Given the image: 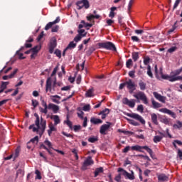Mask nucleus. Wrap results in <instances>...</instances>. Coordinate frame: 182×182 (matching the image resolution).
Listing matches in <instances>:
<instances>
[{
    "label": "nucleus",
    "instance_id": "f257e3e1",
    "mask_svg": "<svg viewBox=\"0 0 182 182\" xmlns=\"http://www.w3.org/2000/svg\"><path fill=\"white\" fill-rule=\"evenodd\" d=\"M34 116L36 119L35 124L30 125L28 129L30 130L33 129L34 133H37L40 137H42L43 133H45V130H46V120L42 117H41L40 120L39 115L37 113H35Z\"/></svg>",
    "mask_w": 182,
    "mask_h": 182
},
{
    "label": "nucleus",
    "instance_id": "f03ea898",
    "mask_svg": "<svg viewBox=\"0 0 182 182\" xmlns=\"http://www.w3.org/2000/svg\"><path fill=\"white\" fill-rule=\"evenodd\" d=\"M97 46H99V49H106L107 50H112L113 52H116L117 48L116 46L110 41H107L105 43H98Z\"/></svg>",
    "mask_w": 182,
    "mask_h": 182
},
{
    "label": "nucleus",
    "instance_id": "7ed1b4c3",
    "mask_svg": "<svg viewBox=\"0 0 182 182\" xmlns=\"http://www.w3.org/2000/svg\"><path fill=\"white\" fill-rule=\"evenodd\" d=\"M146 150L149 154H150L151 157L153 159V150L150 149L147 146H141L139 145H135L132 146V150H134L135 151H141V153H143V151L141 149Z\"/></svg>",
    "mask_w": 182,
    "mask_h": 182
},
{
    "label": "nucleus",
    "instance_id": "20e7f679",
    "mask_svg": "<svg viewBox=\"0 0 182 182\" xmlns=\"http://www.w3.org/2000/svg\"><path fill=\"white\" fill-rule=\"evenodd\" d=\"M118 173H122V176H124V177H125V178L128 180L133 181L136 178V177H134V172L133 171H131L130 173L124 170L123 168H119Z\"/></svg>",
    "mask_w": 182,
    "mask_h": 182
},
{
    "label": "nucleus",
    "instance_id": "39448f33",
    "mask_svg": "<svg viewBox=\"0 0 182 182\" xmlns=\"http://www.w3.org/2000/svg\"><path fill=\"white\" fill-rule=\"evenodd\" d=\"M76 6H77V9L80 11V9H89L90 8V4L89 3V0H80L76 2Z\"/></svg>",
    "mask_w": 182,
    "mask_h": 182
},
{
    "label": "nucleus",
    "instance_id": "423d86ee",
    "mask_svg": "<svg viewBox=\"0 0 182 182\" xmlns=\"http://www.w3.org/2000/svg\"><path fill=\"white\" fill-rule=\"evenodd\" d=\"M134 97L137 99V100H141L144 105H149V100H147V96L143 92H139L137 94L134 95Z\"/></svg>",
    "mask_w": 182,
    "mask_h": 182
},
{
    "label": "nucleus",
    "instance_id": "0eeeda50",
    "mask_svg": "<svg viewBox=\"0 0 182 182\" xmlns=\"http://www.w3.org/2000/svg\"><path fill=\"white\" fill-rule=\"evenodd\" d=\"M126 116H128V117H131L132 119H134L135 120H137V122H140L141 124H146V120L139 115V114L136 113H127Z\"/></svg>",
    "mask_w": 182,
    "mask_h": 182
},
{
    "label": "nucleus",
    "instance_id": "6e6552de",
    "mask_svg": "<svg viewBox=\"0 0 182 182\" xmlns=\"http://www.w3.org/2000/svg\"><path fill=\"white\" fill-rule=\"evenodd\" d=\"M58 46V41L56 40V38L53 37L50 40V43L48 44V51L49 53H53V51L55 50V48Z\"/></svg>",
    "mask_w": 182,
    "mask_h": 182
},
{
    "label": "nucleus",
    "instance_id": "1a4fd4ad",
    "mask_svg": "<svg viewBox=\"0 0 182 182\" xmlns=\"http://www.w3.org/2000/svg\"><path fill=\"white\" fill-rule=\"evenodd\" d=\"M126 84L129 92L132 95V93L136 90V83H134L132 79H129L127 81H126Z\"/></svg>",
    "mask_w": 182,
    "mask_h": 182
},
{
    "label": "nucleus",
    "instance_id": "9d476101",
    "mask_svg": "<svg viewBox=\"0 0 182 182\" xmlns=\"http://www.w3.org/2000/svg\"><path fill=\"white\" fill-rule=\"evenodd\" d=\"M93 164H95V161L92 159V156H88L84 161L82 168V170H86L89 166H92Z\"/></svg>",
    "mask_w": 182,
    "mask_h": 182
},
{
    "label": "nucleus",
    "instance_id": "9b49d317",
    "mask_svg": "<svg viewBox=\"0 0 182 182\" xmlns=\"http://www.w3.org/2000/svg\"><path fill=\"white\" fill-rule=\"evenodd\" d=\"M107 124H104L100 127V134L102 135H106V132H107V130H109L110 129V126H112V123L111 122H107Z\"/></svg>",
    "mask_w": 182,
    "mask_h": 182
},
{
    "label": "nucleus",
    "instance_id": "f8f14e48",
    "mask_svg": "<svg viewBox=\"0 0 182 182\" xmlns=\"http://www.w3.org/2000/svg\"><path fill=\"white\" fill-rule=\"evenodd\" d=\"M122 103L124 105H127V106H129V107H134L136 106V102L134 100H129L127 97H125L122 100Z\"/></svg>",
    "mask_w": 182,
    "mask_h": 182
},
{
    "label": "nucleus",
    "instance_id": "ddd939ff",
    "mask_svg": "<svg viewBox=\"0 0 182 182\" xmlns=\"http://www.w3.org/2000/svg\"><path fill=\"white\" fill-rule=\"evenodd\" d=\"M153 95L154 96L155 99H156V100H159V102H161V103H166V100L167 99L166 97L162 96L157 92H154Z\"/></svg>",
    "mask_w": 182,
    "mask_h": 182
},
{
    "label": "nucleus",
    "instance_id": "4468645a",
    "mask_svg": "<svg viewBox=\"0 0 182 182\" xmlns=\"http://www.w3.org/2000/svg\"><path fill=\"white\" fill-rule=\"evenodd\" d=\"M181 74V70L180 69L175 70L171 73V77L170 79V82H177V80H173L176 77H178V75Z\"/></svg>",
    "mask_w": 182,
    "mask_h": 182
},
{
    "label": "nucleus",
    "instance_id": "2eb2a0df",
    "mask_svg": "<svg viewBox=\"0 0 182 182\" xmlns=\"http://www.w3.org/2000/svg\"><path fill=\"white\" fill-rule=\"evenodd\" d=\"M160 112H161L162 113H166V114H169V116H171V117H173V119H176V117H177L174 112L167 108H162L160 109Z\"/></svg>",
    "mask_w": 182,
    "mask_h": 182
},
{
    "label": "nucleus",
    "instance_id": "dca6fc26",
    "mask_svg": "<svg viewBox=\"0 0 182 182\" xmlns=\"http://www.w3.org/2000/svg\"><path fill=\"white\" fill-rule=\"evenodd\" d=\"M157 178L159 182L168 181V176L164 173L157 174Z\"/></svg>",
    "mask_w": 182,
    "mask_h": 182
},
{
    "label": "nucleus",
    "instance_id": "f3484780",
    "mask_svg": "<svg viewBox=\"0 0 182 182\" xmlns=\"http://www.w3.org/2000/svg\"><path fill=\"white\" fill-rule=\"evenodd\" d=\"M48 109L49 110H53V113H58L59 112V106L55 104L50 103L48 105Z\"/></svg>",
    "mask_w": 182,
    "mask_h": 182
},
{
    "label": "nucleus",
    "instance_id": "a211bd4d",
    "mask_svg": "<svg viewBox=\"0 0 182 182\" xmlns=\"http://www.w3.org/2000/svg\"><path fill=\"white\" fill-rule=\"evenodd\" d=\"M48 90H52V79L50 77H48L46 80V91L48 92Z\"/></svg>",
    "mask_w": 182,
    "mask_h": 182
},
{
    "label": "nucleus",
    "instance_id": "6ab92c4d",
    "mask_svg": "<svg viewBox=\"0 0 182 182\" xmlns=\"http://www.w3.org/2000/svg\"><path fill=\"white\" fill-rule=\"evenodd\" d=\"M90 123H92V124H102V123H103V121L99 118L91 117Z\"/></svg>",
    "mask_w": 182,
    "mask_h": 182
},
{
    "label": "nucleus",
    "instance_id": "aec40b11",
    "mask_svg": "<svg viewBox=\"0 0 182 182\" xmlns=\"http://www.w3.org/2000/svg\"><path fill=\"white\" fill-rule=\"evenodd\" d=\"M49 129L48 130V136H52V132H56L57 129L55 127V125L52 122H50L48 125Z\"/></svg>",
    "mask_w": 182,
    "mask_h": 182
},
{
    "label": "nucleus",
    "instance_id": "412c9836",
    "mask_svg": "<svg viewBox=\"0 0 182 182\" xmlns=\"http://www.w3.org/2000/svg\"><path fill=\"white\" fill-rule=\"evenodd\" d=\"M50 119L54 121V126H58L60 123V118H59L58 115H53Z\"/></svg>",
    "mask_w": 182,
    "mask_h": 182
},
{
    "label": "nucleus",
    "instance_id": "4be33fe9",
    "mask_svg": "<svg viewBox=\"0 0 182 182\" xmlns=\"http://www.w3.org/2000/svg\"><path fill=\"white\" fill-rule=\"evenodd\" d=\"M151 102L154 109H159L161 107V104L156 102V100H154V98H151Z\"/></svg>",
    "mask_w": 182,
    "mask_h": 182
},
{
    "label": "nucleus",
    "instance_id": "5701e85b",
    "mask_svg": "<svg viewBox=\"0 0 182 182\" xmlns=\"http://www.w3.org/2000/svg\"><path fill=\"white\" fill-rule=\"evenodd\" d=\"M151 119L154 124H156V126L159 124V122L157 121V114L156 113L151 114Z\"/></svg>",
    "mask_w": 182,
    "mask_h": 182
},
{
    "label": "nucleus",
    "instance_id": "b1692460",
    "mask_svg": "<svg viewBox=\"0 0 182 182\" xmlns=\"http://www.w3.org/2000/svg\"><path fill=\"white\" fill-rule=\"evenodd\" d=\"M8 85H9V82H2L0 86V92L3 93L5 89L8 87Z\"/></svg>",
    "mask_w": 182,
    "mask_h": 182
},
{
    "label": "nucleus",
    "instance_id": "393cba45",
    "mask_svg": "<svg viewBox=\"0 0 182 182\" xmlns=\"http://www.w3.org/2000/svg\"><path fill=\"white\" fill-rule=\"evenodd\" d=\"M93 92H95V90L93 88L89 89L85 93L86 97H93V96H95Z\"/></svg>",
    "mask_w": 182,
    "mask_h": 182
},
{
    "label": "nucleus",
    "instance_id": "a878e982",
    "mask_svg": "<svg viewBox=\"0 0 182 182\" xmlns=\"http://www.w3.org/2000/svg\"><path fill=\"white\" fill-rule=\"evenodd\" d=\"M139 86L140 90H146L147 84H146V82H143V80H140L139 82Z\"/></svg>",
    "mask_w": 182,
    "mask_h": 182
},
{
    "label": "nucleus",
    "instance_id": "bb28decb",
    "mask_svg": "<svg viewBox=\"0 0 182 182\" xmlns=\"http://www.w3.org/2000/svg\"><path fill=\"white\" fill-rule=\"evenodd\" d=\"M30 142L31 144H33L35 147V146H36V144H38V143H39V136H36L34 138H33L30 140Z\"/></svg>",
    "mask_w": 182,
    "mask_h": 182
},
{
    "label": "nucleus",
    "instance_id": "cd10ccee",
    "mask_svg": "<svg viewBox=\"0 0 182 182\" xmlns=\"http://www.w3.org/2000/svg\"><path fill=\"white\" fill-rule=\"evenodd\" d=\"M40 149H43L44 150H46V151H48V153L50 154V156H52V154H53L52 153V151H50V149L49 148H48L46 146V145L44 144H40Z\"/></svg>",
    "mask_w": 182,
    "mask_h": 182
},
{
    "label": "nucleus",
    "instance_id": "c85d7f7f",
    "mask_svg": "<svg viewBox=\"0 0 182 182\" xmlns=\"http://www.w3.org/2000/svg\"><path fill=\"white\" fill-rule=\"evenodd\" d=\"M100 173H103V168L102 167L97 168L94 172L95 173L94 177H97V176H99Z\"/></svg>",
    "mask_w": 182,
    "mask_h": 182
},
{
    "label": "nucleus",
    "instance_id": "c756f323",
    "mask_svg": "<svg viewBox=\"0 0 182 182\" xmlns=\"http://www.w3.org/2000/svg\"><path fill=\"white\" fill-rule=\"evenodd\" d=\"M53 99H52V101L54 102V103H56L57 105H59V103H60V102H59V100H60V96L59 95H54L53 96Z\"/></svg>",
    "mask_w": 182,
    "mask_h": 182
},
{
    "label": "nucleus",
    "instance_id": "7c9ffc66",
    "mask_svg": "<svg viewBox=\"0 0 182 182\" xmlns=\"http://www.w3.org/2000/svg\"><path fill=\"white\" fill-rule=\"evenodd\" d=\"M36 174V180H42V175L41 173V171L36 169L35 171Z\"/></svg>",
    "mask_w": 182,
    "mask_h": 182
},
{
    "label": "nucleus",
    "instance_id": "2f4dec72",
    "mask_svg": "<svg viewBox=\"0 0 182 182\" xmlns=\"http://www.w3.org/2000/svg\"><path fill=\"white\" fill-rule=\"evenodd\" d=\"M77 33H78V35H80L82 38H85V36L87 35V33L86 32V31H85V29L77 30Z\"/></svg>",
    "mask_w": 182,
    "mask_h": 182
},
{
    "label": "nucleus",
    "instance_id": "473e14b6",
    "mask_svg": "<svg viewBox=\"0 0 182 182\" xmlns=\"http://www.w3.org/2000/svg\"><path fill=\"white\" fill-rule=\"evenodd\" d=\"M139 53L137 52H134L132 53V59L134 60V62H137V60H139Z\"/></svg>",
    "mask_w": 182,
    "mask_h": 182
},
{
    "label": "nucleus",
    "instance_id": "72a5a7b5",
    "mask_svg": "<svg viewBox=\"0 0 182 182\" xmlns=\"http://www.w3.org/2000/svg\"><path fill=\"white\" fill-rule=\"evenodd\" d=\"M75 48H76V43H75V42H73V41L70 42L68 46L66 47V48L68 50V49H75Z\"/></svg>",
    "mask_w": 182,
    "mask_h": 182
},
{
    "label": "nucleus",
    "instance_id": "f704fd0d",
    "mask_svg": "<svg viewBox=\"0 0 182 182\" xmlns=\"http://www.w3.org/2000/svg\"><path fill=\"white\" fill-rule=\"evenodd\" d=\"M127 120L128 122H129L130 124H132V126H140V123L133 120V119H130L129 118H127Z\"/></svg>",
    "mask_w": 182,
    "mask_h": 182
},
{
    "label": "nucleus",
    "instance_id": "c9c22d12",
    "mask_svg": "<svg viewBox=\"0 0 182 182\" xmlns=\"http://www.w3.org/2000/svg\"><path fill=\"white\" fill-rule=\"evenodd\" d=\"M147 73L148 76H149V77L153 79V73H151V66H150V65H149L147 67V73Z\"/></svg>",
    "mask_w": 182,
    "mask_h": 182
},
{
    "label": "nucleus",
    "instance_id": "e433bc0d",
    "mask_svg": "<svg viewBox=\"0 0 182 182\" xmlns=\"http://www.w3.org/2000/svg\"><path fill=\"white\" fill-rule=\"evenodd\" d=\"M110 113V109L109 108H106L104 110L101 111L98 114L100 116L101 114H105V116H107Z\"/></svg>",
    "mask_w": 182,
    "mask_h": 182
},
{
    "label": "nucleus",
    "instance_id": "4c0bfd02",
    "mask_svg": "<svg viewBox=\"0 0 182 182\" xmlns=\"http://www.w3.org/2000/svg\"><path fill=\"white\" fill-rule=\"evenodd\" d=\"M163 139V136H155L154 137V143H160V141H161V140Z\"/></svg>",
    "mask_w": 182,
    "mask_h": 182
},
{
    "label": "nucleus",
    "instance_id": "58836bf2",
    "mask_svg": "<svg viewBox=\"0 0 182 182\" xmlns=\"http://www.w3.org/2000/svg\"><path fill=\"white\" fill-rule=\"evenodd\" d=\"M39 50H41V46H36L33 48H31V52H33V53H38Z\"/></svg>",
    "mask_w": 182,
    "mask_h": 182
},
{
    "label": "nucleus",
    "instance_id": "ea45409f",
    "mask_svg": "<svg viewBox=\"0 0 182 182\" xmlns=\"http://www.w3.org/2000/svg\"><path fill=\"white\" fill-rule=\"evenodd\" d=\"M182 127V122L180 121H176V124H173L174 129H181Z\"/></svg>",
    "mask_w": 182,
    "mask_h": 182
},
{
    "label": "nucleus",
    "instance_id": "a19ab883",
    "mask_svg": "<svg viewBox=\"0 0 182 182\" xmlns=\"http://www.w3.org/2000/svg\"><path fill=\"white\" fill-rule=\"evenodd\" d=\"M54 54L56 55L57 58H59V59L62 58V51L59 49H55Z\"/></svg>",
    "mask_w": 182,
    "mask_h": 182
},
{
    "label": "nucleus",
    "instance_id": "79ce46f5",
    "mask_svg": "<svg viewBox=\"0 0 182 182\" xmlns=\"http://www.w3.org/2000/svg\"><path fill=\"white\" fill-rule=\"evenodd\" d=\"M96 50V48L95 46H91L89 48L88 50L87 51V55H92Z\"/></svg>",
    "mask_w": 182,
    "mask_h": 182
},
{
    "label": "nucleus",
    "instance_id": "37998d69",
    "mask_svg": "<svg viewBox=\"0 0 182 182\" xmlns=\"http://www.w3.org/2000/svg\"><path fill=\"white\" fill-rule=\"evenodd\" d=\"M118 133H123L124 134H134L133 132H130V131H124L122 129H118Z\"/></svg>",
    "mask_w": 182,
    "mask_h": 182
},
{
    "label": "nucleus",
    "instance_id": "c03bdc74",
    "mask_svg": "<svg viewBox=\"0 0 182 182\" xmlns=\"http://www.w3.org/2000/svg\"><path fill=\"white\" fill-rule=\"evenodd\" d=\"M48 109H49L48 107H44V109L41 107H39L40 112L44 113V114H48Z\"/></svg>",
    "mask_w": 182,
    "mask_h": 182
},
{
    "label": "nucleus",
    "instance_id": "a18cd8bd",
    "mask_svg": "<svg viewBox=\"0 0 182 182\" xmlns=\"http://www.w3.org/2000/svg\"><path fill=\"white\" fill-rule=\"evenodd\" d=\"M99 139H97V137L95 136L90 137L88 139L89 143H96V141H97Z\"/></svg>",
    "mask_w": 182,
    "mask_h": 182
},
{
    "label": "nucleus",
    "instance_id": "49530a36",
    "mask_svg": "<svg viewBox=\"0 0 182 182\" xmlns=\"http://www.w3.org/2000/svg\"><path fill=\"white\" fill-rule=\"evenodd\" d=\"M44 144L48 147V149H52V142L49 141V139H46L44 141Z\"/></svg>",
    "mask_w": 182,
    "mask_h": 182
},
{
    "label": "nucleus",
    "instance_id": "de8ad7c7",
    "mask_svg": "<svg viewBox=\"0 0 182 182\" xmlns=\"http://www.w3.org/2000/svg\"><path fill=\"white\" fill-rule=\"evenodd\" d=\"M132 65H133V60L132 59H129L126 63V66L128 69H130Z\"/></svg>",
    "mask_w": 182,
    "mask_h": 182
},
{
    "label": "nucleus",
    "instance_id": "09e8293b",
    "mask_svg": "<svg viewBox=\"0 0 182 182\" xmlns=\"http://www.w3.org/2000/svg\"><path fill=\"white\" fill-rule=\"evenodd\" d=\"M53 22H49L48 23L46 24L45 26V31H49L52 26H53Z\"/></svg>",
    "mask_w": 182,
    "mask_h": 182
},
{
    "label": "nucleus",
    "instance_id": "8fccbe9b",
    "mask_svg": "<svg viewBox=\"0 0 182 182\" xmlns=\"http://www.w3.org/2000/svg\"><path fill=\"white\" fill-rule=\"evenodd\" d=\"M64 123H66L67 126L70 127V130L73 129V124H72L70 120L68 119L67 121H65Z\"/></svg>",
    "mask_w": 182,
    "mask_h": 182
},
{
    "label": "nucleus",
    "instance_id": "3c124183",
    "mask_svg": "<svg viewBox=\"0 0 182 182\" xmlns=\"http://www.w3.org/2000/svg\"><path fill=\"white\" fill-rule=\"evenodd\" d=\"M161 122L164 124H170V119L168 118H162Z\"/></svg>",
    "mask_w": 182,
    "mask_h": 182
},
{
    "label": "nucleus",
    "instance_id": "603ef678",
    "mask_svg": "<svg viewBox=\"0 0 182 182\" xmlns=\"http://www.w3.org/2000/svg\"><path fill=\"white\" fill-rule=\"evenodd\" d=\"M136 110L140 112V113H143L144 112V107H143V105H138Z\"/></svg>",
    "mask_w": 182,
    "mask_h": 182
},
{
    "label": "nucleus",
    "instance_id": "864d4df0",
    "mask_svg": "<svg viewBox=\"0 0 182 182\" xmlns=\"http://www.w3.org/2000/svg\"><path fill=\"white\" fill-rule=\"evenodd\" d=\"M133 4H134V0H130L128 4V11L130 12L132 7L133 6Z\"/></svg>",
    "mask_w": 182,
    "mask_h": 182
},
{
    "label": "nucleus",
    "instance_id": "5fc2aeb1",
    "mask_svg": "<svg viewBox=\"0 0 182 182\" xmlns=\"http://www.w3.org/2000/svg\"><path fill=\"white\" fill-rule=\"evenodd\" d=\"M131 39L132 41V42H138L140 43V38H139V37L136 36H133L131 37Z\"/></svg>",
    "mask_w": 182,
    "mask_h": 182
},
{
    "label": "nucleus",
    "instance_id": "6e6d98bb",
    "mask_svg": "<svg viewBox=\"0 0 182 182\" xmlns=\"http://www.w3.org/2000/svg\"><path fill=\"white\" fill-rule=\"evenodd\" d=\"M18 73V68H16L14 72H12L9 75V79H12V77H14L15 76V74Z\"/></svg>",
    "mask_w": 182,
    "mask_h": 182
},
{
    "label": "nucleus",
    "instance_id": "4d7b16f0",
    "mask_svg": "<svg viewBox=\"0 0 182 182\" xmlns=\"http://www.w3.org/2000/svg\"><path fill=\"white\" fill-rule=\"evenodd\" d=\"M149 63H150V57H145L144 58V65H149Z\"/></svg>",
    "mask_w": 182,
    "mask_h": 182
},
{
    "label": "nucleus",
    "instance_id": "13d9d810",
    "mask_svg": "<svg viewBox=\"0 0 182 182\" xmlns=\"http://www.w3.org/2000/svg\"><path fill=\"white\" fill-rule=\"evenodd\" d=\"M84 112H89L90 110V105H86L82 107Z\"/></svg>",
    "mask_w": 182,
    "mask_h": 182
},
{
    "label": "nucleus",
    "instance_id": "bf43d9fd",
    "mask_svg": "<svg viewBox=\"0 0 182 182\" xmlns=\"http://www.w3.org/2000/svg\"><path fill=\"white\" fill-rule=\"evenodd\" d=\"M82 36L80 35H77L75 38H74V41L75 42H80V41H82Z\"/></svg>",
    "mask_w": 182,
    "mask_h": 182
},
{
    "label": "nucleus",
    "instance_id": "052dcab7",
    "mask_svg": "<svg viewBox=\"0 0 182 182\" xmlns=\"http://www.w3.org/2000/svg\"><path fill=\"white\" fill-rule=\"evenodd\" d=\"M161 78L162 79H164L166 80H168L170 82V80L171 79V75L169 76V75H161Z\"/></svg>",
    "mask_w": 182,
    "mask_h": 182
},
{
    "label": "nucleus",
    "instance_id": "680f3d73",
    "mask_svg": "<svg viewBox=\"0 0 182 182\" xmlns=\"http://www.w3.org/2000/svg\"><path fill=\"white\" fill-rule=\"evenodd\" d=\"M176 23L177 22H176L174 25L172 26V28L168 31V33H172L173 31H176V29L177 28V26H176Z\"/></svg>",
    "mask_w": 182,
    "mask_h": 182
},
{
    "label": "nucleus",
    "instance_id": "e2e57ef3",
    "mask_svg": "<svg viewBox=\"0 0 182 182\" xmlns=\"http://www.w3.org/2000/svg\"><path fill=\"white\" fill-rule=\"evenodd\" d=\"M176 49H177V46H173L168 49V53H173V52H176Z\"/></svg>",
    "mask_w": 182,
    "mask_h": 182
},
{
    "label": "nucleus",
    "instance_id": "0e129e2a",
    "mask_svg": "<svg viewBox=\"0 0 182 182\" xmlns=\"http://www.w3.org/2000/svg\"><path fill=\"white\" fill-rule=\"evenodd\" d=\"M35 146L31 142V141H29L27 143V149H28V150H31V149H34Z\"/></svg>",
    "mask_w": 182,
    "mask_h": 182
},
{
    "label": "nucleus",
    "instance_id": "69168bd1",
    "mask_svg": "<svg viewBox=\"0 0 182 182\" xmlns=\"http://www.w3.org/2000/svg\"><path fill=\"white\" fill-rule=\"evenodd\" d=\"M39 105V102L36 100H32V105L33 107H37V106Z\"/></svg>",
    "mask_w": 182,
    "mask_h": 182
},
{
    "label": "nucleus",
    "instance_id": "338daca9",
    "mask_svg": "<svg viewBox=\"0 0 182 182\" xmlns=\"http://www.w3.org/2000/svg\"><path fill=\"white\" fill-rule=\"evenodd\" d=\"M115 181L120 182V180H122V173H119L117 176L114 178Z\"/></svg>",
    "mask_w": 182,
    "mask_h": 182
},
{
    "label": "nucleus",
    "instance_id": "774afa93",
    "mask_svg": "<svg viewBox=\"0 0 182 182\" xmlns=\"http://www.w3.org/2000/svg\"><path fill=\"white\" fill-rule=\"evenodd\" d=\"M83 114H85V112H83V111H80V112L77 113V116L78 117H80V119H81V120H83V119L85 117H83Z\"/></svg>",
    "mask_w": 182,
    "mask_h": 182
}]
</instances>
